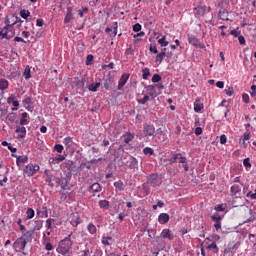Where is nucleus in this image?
Returning <instances> with one entry per match:
<instances>
[{"mask_svg": "<svg viewBox=\"0 0 256 256\" xmlns=\"http://www.w3.org/2000/svg\"><path fill=\"white\" fill-rule=\"evenodd\" d=\"M17 21H21L19 17L12 15V16H7L5 18V27L3 30L0 31V38L1 39H13L15 37V32L13 31V25L17 23Z\"/></svg>", "mask_w": 256, "mask_h": 256, "instance_id": "1", "label": "nucleus"}, {"mask_svg": "<svg viewBox=\"0 0 256 256\" xmlns=\"http://www.w3.org/2000/svg\"><path fill=\"white\" fill-rule=\"evenodd\" d=\"M72 235V233L69 234L67 237L59 242L56 249L57 253H59L60 255H68L69 251H71V248L73 247V241H71Z\"/></svg>", "mask_w": 256, "mask_h": 256, "instance_id": "2", "label": "nucleus"}, {"mask_svg": "<svg viewBox=\"0 0 256 256\" xmlns=\"http://www.w3.org/2000/svg\"><path fill=\"white\" fill-rule=\"evenodd\" d=\"M25 247H27V241L23 240L22 237L18 238L13 243V249L16 253H19V251H25Z\"/></svg>", "mask_w": 256, "mask_h": 256, "instance_id": "3", "label": "nucleus"}, {"mask_svg": "<svg viewBox=\"0 0 256 256\" xmlns=\"http://www.w3.org/2000/svg\"><path fill=\"white\" fill-rule=\"evenodd\" d=\"M147 183L151 185V187H159L161 185V178L159 174H151L148 176Z\"/></svg>", "mask_w": 256, "mask_h": 256, "instance_id": "4", "label": "nucleus"}, {"mask_svg": "<svg viewBox=\"0 0 256 256\" xmlns=\"http://www.w3.org/2000/svg\"><path fill=\"white\" fill-rule=\"evenodd\" d=\"M24 174L27 175L28 177H33L34 173H37L39 171V165L37 164H28L24 168Z\"/></svg>", "mask_w": 256, "mask_h": 256, "instance_id": "5", "label": "nucleus"}, {"mask_svg": "<svg viewBox=\"0 0 256 256\" xmlns=\"http://www.w3.org/2000/svg\"><path fill=\"white\" fill-rule=\"evenodd\" d=\"M85 83H87V79L82 78L79 80V78H74L71 82V87L73 89H83L85 87Z\"/></svg>", "mask_w": 256, "mask_h": 256, "instance_id": "6", "label": "nucleus"}, {"mask_svg": "<svg viewBox=\"0 0 256 256\" xmlns=\"http://www.w3.org/2000/svg\"><path fill=\"white\" fill-rule=\"evenodd\" d=\"M170 165L173 164V163H177V161H179V163H187V158L186 157H183V155L181 153H176V154H173V156L168 159Z\"/></svg>", "mask_w": 256, "mask_h": 256, "instance_id": "7", "label": "nucleus"}, {"mask_svg": "<svg viewBox=\"0 0 256 256\" xmlns=\"http://www.w3.org/2000/svg\"><path fill=\"white\" fill-rule=\"evenodd\" d=\"M126 165L128 169H136V171L139 170V161H137V158L133 156H128Z\"/></svg>", "mask_w": 256, "mask_h": 256, "instance_id": "8", "label": "nucleus"}, {"mask_svg": "<svg viewBox=\"0 0 256 256\" xmlns=\"http://www.w3.org/2000/svg\"><path fill=\"white\" fill-rule=\"evenodd\" d=\"M156 89H163V85H150L147 87V92L150 95V97H157L159 95V93H157Z\"/></svg>", "mask_w": 256, "mask_h": 256, "instance_id": "9", "label": "nucleus"}, {"mask_svg": "<svg viewBox=\"0 0 256 256\" xmlns=\"http://www.w3.org/2000/svg\"><path fill=\"white\" fill-rule=\"evenodd\" d=\"M196 15H199L201 17H203V15L209 13V11H211V7L210 6H197L194 9Z\"/></svg>", "mask_w": 256, "mask_h": 256, "instance_id": "10", "label": "nucleus"}, {"mask_svg": "<svg viewBox=\"0 0 256 256\" xmlns=\"http://www.w3.org/2000/svg\"><path fill=\"white\" fill-rule=\"evenodd\" d=\"M61 178L57 177V176H49L47 179V183L50 187H55V183L56 186L61 185Z\"/></svg>", "mask_w": 256, "mask_h": 256, "instance_id": "11", "label": "nucleus"}, {"mask_svg": "<svg viewBox=\"0 0 256 256\" xmlns=\"http://www.w3.org/2000/svg\"><path fill=\"white\" fill-rule=\"evenodd\" d=\"M33 235H35V230H28L20 238L26 241V243H31V241H33Z\"/></svg>", "mask_w": 256, "mask_h": 256, "instance_id": "12", "label": "nucleus"}, {"mask_svg": "<svg viewBox=\"0 0 256 256\" xmlns=\"http://www.w3.org/2000/svg\"><path fill=\"white\" fill-rule=\"evenodd\" d=\"M144 134L146 137H153L155 135V126L151 124L144 126Z\"/></svg>", "mask_w": 256, "mask_h": 256, "instance_id": "13", "label": "nucleus"}, {"mask_svg": "<svg viewBox=\"0 0 256 256\" xmlns=\"http://www.w3.org/2000/svg\"><path fill=\"white\" fill-rule=\"evenodd\" d=\"M129 81V74H123L118 82V91H121Z\"/></svg>", "mask_w": 256, "mask_h": 256, "instance_id": "14", "label": "nucleus"}, {"mask_svg": "<svg viewBox=\"0 0 256 256\" xmlns=\"http://www.w3.org/2000/svg\"><path fill=\"white\" fill-rule=\"evenodd\" d=\"M70 223L73 227H77V225L81 223V218L79 217V214L72 213L70 216Z\"/></svg>", "mask_w": 256, "mask_h": 256, "instance_id": "15", "label": "nucleus"}, {"mask_svg": "<svg viewBox=\"0 0 256 256\" xmlns=\"http://www.w3.org/2000/svg\"><path fill=\"white\" fill-rule=\"evenodd\" d=\"M245 201V197H236L233 199L232 205H234V207H243L245 205Z\"/></svg>", "mask_w": 256, "mask_h": 256, "instance_id": "16", "label": "nucleus"}, {"mask_svg": "<svg viewBox=\"0 0 256 256\" xmlns=\"http://www.w3.org/2000/svg\"><path fill=\"white\" fill-rule=\"evenodd\" d=\"M166 56H167V48H162L161 53H159L156 56L155 62L159 63V65H160V63H163V59H165Z\"/></svg>", "mask_w": 256, "mask_h": 256, "instance_id": "17", "label": "nucleus"}, {"mask_svg": "<svg viewBox=\"0 0 256 256\" xmlns=\"http://www.w3.org/2000/svg\"><path fill=\"white\" fill-rule=\"evenodd\" d=\"M158 221L161 225H165V223H169V214L167 213H161L158 216Z\"/></svg>", "mask_w": 256, "mask_h": 256, "instance_id": "18", "label": "nucleus"}, {"mask_svg": "<svg viewBox=\"0 0 256 256\" xmlns=\"http://www.w3.org/2000/svg\"><path fill=\"white\" fill-rule=\"evenodd\" d=\"M16 133H18V137L20 139H23L25 135H27V129L25 128V126H18L16 128Z\"/></svg>", "mask_w": 256, "mask_h": 256, "instance_id": "19", "label": "nucleus"}, {"mask_svg": "<svg viewBox=\"0 0 256 256\" xmlns=\"http://www.w3.org/2000/svg\"><path fill=\"white\" fill-rule=\"evenodd\" d=\"M188 42L194 47H199L200 45L199 39H197V37H195L194 35H188Z\"/></svg>", "mask_w": 256, "mask_h": 256, "instance_id": "20", "label": "nucleus"}, {"mask_svg": "<svg viewBox=\"0 0 256 256\" xmlns=\"http://www.w3.org/2000/svg\"><path fill=\"white\" fill-rule=\"evenodd\" d=\"M73 19V8L68 7L67 8V13L64 18V23H70V21Z\"/></svg>", "mask_w": 256, "mask_h": 256, "instance_id": "21", "label": "nucleus"}, {"mask_svg": "<svg viewBox=\"0 0 256 256\" xmlns=\"http://www.w3.org/2000/svg\"><path fill=\"white\" fill-rule=\"evenodd\" d=\"M218 15L219 19H221L222 21H229V12H227V10H220Z\"/></svg>", "mask_w": 256, "mask_h": 256, "instance_id": "22", "label": "nucleus"}, {"mask_svg": "<svg viewBox=\"0 0 256 256\" xmlns=\"http://www.w3.org/2000/svg\"><path fill=\"white\" fill-rule=\"evenodd\" d=\"M37 215L39 217H49V212L47 211V207L43 206L40 209H37Z\"/></svg>", "mask_w": 256, "mask_h": 256, "instance_id": "23", "label": "nucleus"}, {"mask_svg": "<svg viewBox=\"0 0 256 256\" xmlns=\"http://www.w3.org/2000/svg\"><path fill=\"white\" fill-rule=\"evenodd\" d=\"M162 239H170L173 240V236L171 235V231L169 229H164L161 233Z\"/></svg>", "mask_w": 256, "mask_h": 256, "instance_id": "24", "label": "nucleus"}, {"mask_svg": "<svg viewBox=\"0 0 256 256\" xmlns=\"http://www.w3.org/2000/svg\"><path fill=\"white\" fill-rule=\"evenodd\" d=\"M41 229H43V220H36L32 231H41Z\"/></svg>", "mask_w": 256, "mask_h": 256, "instance_id": "25", "label": "nucleus"}, {"mask_svg": "<svg viewBox=\"0 0 256 256\" xmlns=\"http://www.w3.org/2000/svg\"><path fill=\"white\" fill-rule=\"evenodd\" d=\"M28 115L29 114L27 112L22 113L21 119H20V125H28L29 124V120H27Z\"/></svg>", "mask_w": 256, "mask_h": 256, "instance_id": "26", "label": "nucleus"}, {"mask_svg": "<svg viewBox=\"0 0 256 256\" xmlns=\"http://www.w3.org/2000/svg\"><path fill=\"white\" fill-rule=\"evenodd\" d=\"M73 165H74L73 161L66 160L65 162H63L62 167H65L69 171H73Z\"/></svg>", "mask_w": 256, "mask_h": 256, "instance_id": "27", "label": "nucleus"}, {"mask_svg": "<svg viewBox=\"0 0 256 256\" xmlns=\"http://www.w3.org/2000/svg\"><path fill=\"white\" fill-rule=\"evenodd\" d=\"M63 143H64L65 147H67V149H69V148L73 147V138L68 136L64 139Z\"/></svg>", "mask_w": 256, "mask_h": 256, "instance_id": "28", "label": "nucleus"}, {"mask_svg": "<svg viewBox=\"0 0 256 256\" xmlns=\"http://www.w3.org/2000/svg\"><path fill=\"white\" fill-rule=\"evenodd\" d=\"M114 187H116L118 191H125V184L121 180L114 182Z\"/></svg>", "mask_w": 256, "mask_h": 256, "instance_id": "29", "label": "nucleus"}, {"mask_svg": "<svg viewBox=\"0 0 256 256\" xmlns=\"http://www.w3.org/2000/svg\"><path fill=\"white\" fill-rule=\"evenodd\" d=\"M90 191L93 193H99L101 191V185L99 183H94L90 186Z\"/></svg>", "mask_w": 256, "mask_h": 256, "instance_id": "30", "label": "nucleus"}, {"mask_svg": "<svg viewBox=\"0 0 256 256\" xmlns=\"http://www.w3.org/2000/svg\"><path fill=\"white\" fill-rule=\"evenodd\" d=\"M158 44L161 47H167V45H169V41H167V37L166 36H162V38L158 39Z\"/></svg>", "mask_w": 256, "mask_h": 256, "instance_id": "31", "label": "nucleus"}, {"mask_svg": "<svg viewBox=\"0 0 256 256\" xmlns=\"http://www.w3.org/2000/svg\"><path fill=\"white\" fill-rule=\"evenodd\" d=\"M9 87V81L5 79H0V90L5 91Z\"/></svg>", "mask_w": 256, "mask_h": 256, "instance_id": "32", "label": "nucleus"}, {"mask_svg": "<svg viewBox=\"0 0 256 256\" xmlns=\"http://www.w3.org/2000/svg\"><path fill=\"white\" fill-rule=\"evenodd\" d=\"M27 161H29V158H27V156H17L16 157V164L17 165H21V163H27Z\"/></svg>", "mask_w": 256, "mask_h": 256, "instance_id": "33", "label": "nucleus"}, {"mask_svg": "<svg viewBox=\"0 0 256 256\" xmlns=\"http://www.w3.org/2000/svg\"><path fill=\"white\" fill-rule=\"evenodd\" d=\"M135 136H133V134L131 133H127L125 135H123V139H124V143H131V141H133Z\"/></svg>", "mask_w": 256, "mask_h": 256, "instance_id": "34", "label": "nucleus"}, {"mask_svg": "<svg viewBox=\"0 0 256 256\" xmlns=\"http://www.w3.org/2000/svg\"><path fill=\"white\" fill-rule=\"evenodd\" d=\"M99 87H101V82H96V83H92L91 85H89L88 89H89V91L96 92L97 89H99Z\"/></svg>", "mask_w": 256, "mask_h": 256, "instance_id": "35", "label": "nucleus"}, {"mask_svg": "<svg viewBox=\"0 0 256 256\" xmlns=\"http://www.w3.org/2000/svg\"><path fill=\"white\" fill-rule=\"evenodd\" d=\"M231 193L232 195H237V193H241V186L237 184L231 186Z\"/></svg>", "mask_w": 256, "mask_h": 256, "instance_id": "36", "label": "nucleus"}, {"mask_svg": "<svg viewBox=\"0 0 256 256\" xmlns=\"http://www.w3.org/2000/svg\"><path fill=\"white\" fill-rule=\"evenodd\" d=\"M87 230L89 231V233H91V235H95L97 233V227L94 226L93 223L88 224Z\"/></svg>", "mask_w": 256, "mask_h": 256, "instance_id": "37", "label": "nucleus"}, {"mask_svg": "<svg viewBox=\"0 0 256 256\" xmlns=\"http://www.w3.org/2000/svg\"><path fill=\"white\" fill-rule=\"evenodd\" d=\"M61 161H65V156L58 155L54 158H51V163H61Z\"/></svg>", "mask_w": 256, "mask_h": 256, "instance_id": "38", "label": "nucleus"}, {"mask_svg": "<svg viewBox=\"0 0 256 256\" xmlns=\"http://www.w3.org/2000/svg\"><path fill=\"white\" fill-rule=\"evenodd\" d=\"M207 249H210L213 251V253H219V247H217V244L213 242L212 244L207 246Z\"/></svg>", "mask_w": 256, "mask_h": 256, "instance_id": "39", "label": "nucleus"}, {"mask_svg": "<svg viewBox=\"0 0 256 256\" xmlns=\"http://www.w3.org/2000/svg\"><path fill=\"white\" fill-rule=\"evenodd\" d=\"M27 219H33L35 217V210L28 208L26 211Z\"/></svg>", "mask_w": 256, "mask_h": 256, "instance_id": "40", "label": "nucleus"}, {"mask_svg": "<svg viewBox=\"0 0 256 256\" xmlns=\"http://www.w3.org/2000/svg\"><path fill=\"white\" fill-rule=\"evenodd\" d=\"M99 207H101V209H109V201L100 200L99 201Z\"/></svg>", "mask_w": 256, "mask_h": 256, "instance_id": "41", "label": "nucleus"}, {"mask_svg": "<svg viewBox=\"0 0 256 256\" xmlns=\"http://www.w3.org/2000/svg\"><path fill=\"white\" fill-rule=\"evenodd\" d=\"M30 15H31V12H29V10L20 11V16L22 17V19H27V17H29Z\"/></svg>", "mask_w": 256, "mask_h": 256, "instance_id": "42", "label": "nucleus"}, {"mask_svg": "<svg viewBox=\"0 0 256 256\" xmlns=\"http://www.w3.org/2000/svg\"><path fill=\"white\" fill-rule=\"evenodd\" d=\"M147 101H149L148 95H145L142 99H137V103H139L140 105H145V103H147Z\"/></svg>", "mask_w": 256, "mask_h": 256, "instance_id": "43", "label": "nucleus"}, {"mask_svg": "<svg viewBox=\"0 0 256 256\" xmlns=\"http://www.w3.org/2000/svg\"><path fill=\"white\" fill-rule=\"evenodd\" d=\"M113 238H111L110 236H107V237H103L102 238V245H111V243L109 241H111Z\"/></svg>", "mask_w": 256, "mask_h": 256, "instance_id": "44", "label": "nucleus"}, {"mask_svg": "<svg viewBox=\"0 0 256 256\" xmlns=\"http://www.w3.org/2000/svg\"><path fill=\"white\" fill-rule=\"evenodd\" d=\"M144 155H153L155 152L153 151V148L146 147L143 149Z\"/></svg>", "mask_w": 256, "mask_h": 256, "instance_id": "45", "label": "nucleus"}, {"mask_svg": "<svg viewBox=\"0 0 256 256\" xmlns=\"http://www.w3.org/2000/svg\"><path fill=\"white\" fill-rule=\"evenodd\" d=\"M142 72H143V75H142L143 79H149V75H151V72H149V68H144Z\"/></svg>", "mask_w": 256, "mask_h": 256, "instance_id": "46", "label": "nucleus"}, {"mask_svg": "<svg viewBox=\"0 0 256 256\" xmlns=\"http://www.w3.org/2000/svg\"><path fill=\"white\" fill-rule=\"evenodd\" d=\"M87 11H89V8L82 7L80 10H78L79 17H83V15H85V13H87Z\"/></svg>", "mask_w": 256, "mask_h": 256, "instance_id": "47", "label": "nucleus"}, {"mask_svg": "<svg viewBox=\"0 0 256 256\" xmlns=\"http://www.w3.org/2000/svg\"><path fill=\"white\" fill-rule=\"evenodd\" d=\"M201 109H203V105L201 103H195L194 104L195 113H199V111H201Z\"/></svg>", "mask_w": 256, "mask_h": 256, "instance_id": "48", "label": "nucleus"}, {"mask_svg": "<svg viewBox=\"0 0 256 256\" xmlns=\"http://www.w3.org/2000/svg\"><path fill=\"white\" fill-rule=\"evenodd\" d=\"M159 81H161V75L159 74H154L152 76V83H159Z\"/></svg>", "mask_w": 256, "mask_h": 256, "instance_id": "49", "label": "nucleus"}, {"mask_svg": "<svg viewBox=\"0 0 256 256\" xmlns=\"http://www.w3.org/2000/svg\"><path fill=\"white\" fill-rule=\"evenodd\" d=\"M23 75H24L25 79H31V69L25 68Z\"/></svg>", "mask_w": 256, "mask_h": 256, "instance_id": "50", "label": "nucleus"}, {"mask_svg": "<svg viewBox=\"0 0 256 256\" xmlns=\"http://www.w3.org/2000/svg\"><path fill=\"white\" fill-rule=\"evenodd\" d=\"M224 93H226V95H227L228 97L233 96V93H234L233 87H229L228 89H225V90H224Z\"/></svg>", "mask_w": 256, "mask_h": 256, "instance_id": "51", "label": "nucleus"}, {"mask_svg": "<svg viewBox=\"0 0 256 256\" xmlns=\"http://www.w3.org/2000/svg\"><path fill=\"white\" fill-rule=\"evenodd\" d=\"M243 165H244V167H247V169H251V162H250L249 158L244 159Z\"/></svg>", "mask_w": 256, "mask_h": 256, "instance_id": "52", "label": "nucleus"}, {"mask_svg": "<svg viewBox=\"0 0 256 256\" xmlns=\"http://www.w3.org/2000/svg\"><path fill=\"white\" fill-rule=\"evenodd\" d=\"M54 149L57 151V153H63V145L61 144H56Z\"/></svg>", "mask_w": 256, "mask_h": 256, "instance_id": "53", "label": "nucleus"}, {"mask_svg": "<svg viewBox=\"0 0 256 256\" xmlns=\"http://www.w3.org/2000/svg\"><path fill=\"white\" fill-rule=\"evenodd\" d=\"M93 64V55L89 54L86 58V65H92Z\"/></svg>", "mask_w": 256, "mask_h": 256, "instance_id": "54", "label": "nucleus"}, {"mask_svg": "<svg viewBox=\"0 0 256 256\" xmlns=\"http://www.w3.org/2000/svg\"><path fill=\"white\" fill-rule=\"evenodd\" d=\"M212 221H215V223H221V216L217 215H213L211 216Z\"/></svg>", "mask_w": 256, "mask_h": 256, "instance_id": "55", "label": "nucleus"}, {"mask_svg": "<svg viewBox=\"0 0 256 256\" xmlns=\"http://www.w3.org/2000/svg\"><path fill=\"white\" fill-rule=\"evenodd\" d=\"M54 221H55V220H54V219H51V218H49L48 220H46V228H47V229H51V227H52Z\"/></svg>", "mask_w": 256, "mask_h": 256, "instance_id": "56", "label": "nucleus"}, {"mask_svg": "<svg viewBox=\"0 0 256 256\" xmlns=\"http://www.w3.org/2000/svg\"><path fill=\"white\" fill-rule=\"evenodd\" d=\"M133 31H134L135 33H139V31H141V24L136 23V24L133 26Z\"/></svg>", "mask_w": 256, "mask_h": 256, "instance_id": "57", "label": "nucleus"}, {"mask_svg": "<svg viewBox=\"0 0 256 256\" xmlns=\"http://www.w3.org/2000/svg\"><path fill=\"white\" fill-rule=\"evenodd\" d=\"M220 143L221 145H225V143H227V136L225 134L220 136Z\"/></svg>", "mask_w": 256, "mask_h": 256, "instance_id": "58", "label": "nucleus"}, {"mask_svg": "<svg viewBox=\"0 0 256 256\" xmlns=\"http://www.w3.org/2000/svg\"><path fill=\"white\" fill-rule=\"evenodd\" d=\"M60 187L65 191L67 189V180H61Z\"/></svg>", "mask_w": 256, "mask_h": 256, "instance_id": "59", "label": "nucleus"}, {"mask_svg": "<svg viewBox=\"0 0 256 256\" xmlns=\"http://www.w3.org/2000/svg\"><path fill=\"white\" fill-rule=\"evenodd\" d=\"M149 49H150L151 53H155V54L159 53V51L157 50V46L156 45L152 44Z\"/></svg>", "mask_w": 256, "mask_h": 256, "instance_id": "60", "label": "nucleus"}, {"mask_svg": "<svg viewBox=\"0 0 256 256\" xmlns=\"http://www.w3.org/2000/svg\"><path fill=\"white\" fill-rule=\"evenodd\" d=\"M235 247H237V244H235L233 247H227L224 250L225 255H227V253H231V251H233V249H235Z\"/></svg>", "mask_w": 256, "mask_h": 256, "instance_id": "61", "label": "nucleus"}, {"mask_svg": "<svg viewBox=\"0 0 256 256\" xmlns=\"http://www.w3.org/2000/svg\"><path fill=\"white\" fill-rule=\"evenodd\" d=\"M242 101L244 103H249V94H243L242 95Z\"/></svg>", "mask_w": 256, "mask_h": 256, "instance_id": "62", "label": "nucleus"}, {"mask_svg": "<svg viewBox=\"0 0 256 256\" xmlns=\"http://www.w3.org/2000/svg\"><path fill=\"white\" fill-rule=\"evenodd\" d=\"M238 41L240 45H245V37L244 36H238Z\"/></svg>", "mask_w": 256, "mask_h": 256, "instance_id": "63", "label": "nucleus"}, {"mask_svg": "<svg viewBox=\"0 0 256 256\" xmlns=\"http://www.w3.org/2000/svg\"><path fill=\"white\" fill-rule=\"evenodd\" d=\"M246 197H251L252 199H256V194L251 191L246 194Z\"/></svg>", "mask_w": 256, "mask_h": 256, "instance_id": "64", "label": "nucleus"}]
</instances>
